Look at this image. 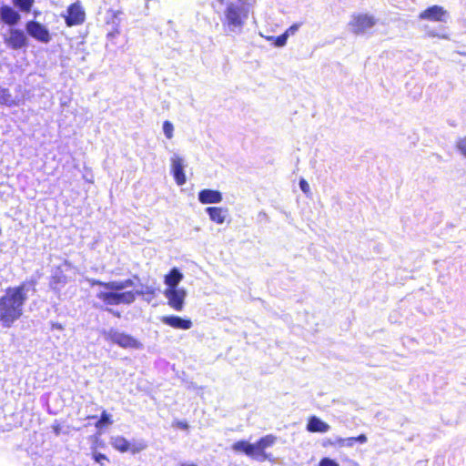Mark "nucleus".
I'll return each instance as SVG.
<instances>
[{"label": "nucleus", "instance_id": "obj_1", "mask_svg": "<svg viewBox=\"0 0 466 466\" xmlns=\"http://www.w3.org/2000/svg\"><path fill=\"white\" fill-rule=\"evenodd\" d=\"M35 291L34 281H25L16 287H9L0 297V325L11 328L24 313V306L28 299V291Z\"/></svg>", "mask_w": 466, "mask_h": 466}, {"label": "nucleus", "instance_id": "obj_2", "mask_svg": "<svg viewBox=\"0 0 466 466\" xmlns=\"http://www.w3.org/2000/svg\"><path fill=\"white\" fill-rule=\"evenodd\" d=\"M91 287L98 286L96 298L104 302L106 306L130 305L136 300L134 290H127V288L135 286L133 279L124 280H112L104 282L99 279H89Z\"/></svg>", "mask_w": 466, "mask_h": 466}, {"label": "nucleus", "instance_id": "obj_3", "mask_svg": "<svg viewBox=\"0 0 466 466\" xmlns=\"http://www.w3.org/2000/svg\"><path fill=\"white\" fill-rule=\"evenodd\" d=\"M276 441L277 437L272 434L261 437L255 443L240 440L232 444L231 450L236 453L245 454L260 462L272 461V454L266 452V450L272 447L276 443Z\"/></svg>", "mask_w": 466, "mask_h": 466}, {"label": "nucleus", "instance_id": "obj_4", "mask_svg": "<svg viewBox=\"0 0 466 466\" xmlns=\"http://www.w3.org/2000/svg\"><path fill=\"white\" fill-rule=\"evenodd\" d=\"M248 7L242 0L228 3L224 9L223 16L221 17L222 25L226 34H240L248 17Z\"/></svg>", "mask_w": 466, "mask_h": 466}, {"label": "nucleus", "instance_id": "obj_5", "mask_svg": "<svg viewBox=\"0 0 466 466\" xmlns=\"http://www.w3.org/2000/svg\"><path fill=\"white\" fill-rule=\"evenodd\" d=\"M100 333L106 341L116 344L123 349L140 350L143 348V344L139 340L127 333L118 330L117 329H104Z\"/></svg>", "mask_w": 466, "mask_h": 466}, {"label": "nucleus", "instance_id": "obj_6", "mask_svg": "<svg viewBox=\"0 0 466 466\" xmlns=\"http://www.w3.org/2000/svg\"><path fill=\"white\" fill-rule=\"evenodd\" d=\"M24 30L19 28H9L7 34L4 35V42L14 50H19L28 46V38Z\"/></svg>", "mask_w": 466, "mask_h": 466}, {"label": "nucleus", "instance_id": "obj_7", "mask_svg": "<svg viewBox=\"0 0 466 466\" xmlns=\"http://www.w3.org/2000/svg\"><path fill=\"white\" fill-rule=\"evenodd\" d=\"M25 31L29 36L42 44H48L52 39L48 28L35 20L26 22Z\"/></svg>", "mask_w": 466, "mask_h": 466}, {"label": "nucleus", "instance_id": "obj_8", "mask_svg": "<svg viewBox=\"0 0 466 466\" xmlns=\"http://www.w3.org/2000/svg\"><path fill=\"white\" fill-rule=\"evenodd\" d=\"M375 25V17L368 14H359L352 15V18L349 24L351 32L356 35L365 34Z\"/></svg>", "mask_w": 466, "mask_h": 466}, {"label": "nucleus", "instance_id": "obj_9", "mask_svg": "<svg viewBox=\"0 0 466 466\" xmlns=\"http://www.w3.org/2000/svg\"><path fill=\"white\" fill-rule=\"evenodd\" d=\"M164 296L168 299V305L177 311H181L184 308L187 291L184 288L166 289Z\"/></svg>", "mask_w": 466, "mask_h": 466}, {"label": "nucleus", "instance_id": "obj_10", "mask_svg": "<svg viewBox=\"0 0 466 466\" xmlns=\"http://www.w3.org/2000/svg\"><path fill=\"white\" fill-rule=\"evenodd\" d=\"M67 15H64L66 25L69 27L81 25L85 22L86 13L81 5L76 2L67 7Z\"/></svg>", "mask_w": 466, "mask_h": 466}, {"label": "nucleus", "instance_id": "obj_11", "mask_svg": "<svg viewBox=\"0 0 466 466\" xmlns=\"http://www.w3.org/2000/svg\"><path fill=\"white\" fill-rule=\"evenodd\" d=\"M19 12L20 11L15 10V7L4 4L0 6V21L12 28L21 20Z\"/></svg>", "mask_w": 466, "mask_h": 466}, {"label": "nucleus", "instance_id": "obj_12", "mask_svg": "<svg viewBox=\"0 0 466 466\" xmlns=\"http://www.w3.org/2000/svg\"><path fill=\"white\" fill-rule=\"evenodd\" d=\"M447 15V11L440 5H432L425 9L419 15V18L421 20H430L435 22H446L445 16Z\"/></svg>", "mask_w": 466, "mask_h": 466}, {"label": "nucleus", "instance_id": "obj_13", "mask_svg": "<svg viewBox=\"0 0 466 466\" xmlns=\"http://www.w3.org/2000/svg\"><path fill=\"white\" fill-rule=\"evenodd\" d=\"M171 172L178 186H182L186 183L184 159L177 154H174L171 157Z\"/></svg>", "mask_w": 466, "mask_h": 466}, {"label": "nucleus", "instance_id": "obj_14", "mask_svg": "<svg viewBox=\"0 0 466 466\" xmlns=\"http://www.w3.org/2000/svg\"><path fill=\"white\" fill-rule=\"evenodd\" d=\"M161 321L174 329L187 330L191 329L192 321L188 319H184L179 316H164L161 318Z\"/></svg>", "mask_w": 466, "mask_h": 466}, {"label": "nucleus", "instance_id": "obj_15", "mask_svg": "<svg viewBox=\"0 0 466 466\" xmlns=\"http://www.w3.org/2000/svg\"><path fill=\"white\" fill-rule=\"evenodd\" d=\"M198 199L201 204H218L223 199L222 193L215 189H202L198 194Z\"/></svg>", "mask_w": 466, "mask_h": 466}, {"label": "nucleus", "instance_id": "obj_16", "mask_svg": "<svg viewBox=\"0 0 466 466\" xmlns=\"http://www.w3.org/2000/svg\"><path fill=\"white\" fill-rule=\"evenodd\" d=\"M211 221L217 224H223L228 215V210L226 208L220 207H208L205 209Z\"/></svg>", "mask_w": 466, "mask_h": 466}, {"label": "nucleus", "instance_id": "obj_17", "mask_svg": "<svg viewBox=\"0 0 466 466\" xmlns=\"http://www.w3.org/2000/svg\"><path fill=\"white\" fill-rule=\"evenodd\" d=\"M368 441L365 434H360L357 437L341 438L337 437L334 441H329L331 445H339V447H353L356 442L360 444L366 443Z\"/></svg>", "mask_w": 466, "mask_h": 466}, {"label": "nucleus", "instance_id": "obj_18", "mask_svg": "<svg viewBox=\"0 0 466 466\" xmlns=\"http://www.w3.org/2000/svg\"><path fill=\"white\" fill-rule=\"evenodd\" d=\"M329 425L317 416H311L307 423V431L309 432L325 433L329 431Z\"/></svg>", "mask_w": 466, "mask_h": 466}, {"label": "nucleus", "instance_id": "obj_19", "mask_svg": "<svg viewBox=\"0 0 466 466\" xmlns=\"http://www.w3.org/2000/svg\"><path fill=\"white\" fill-rule=\"evenodd\" d=\"M183 278L182 272L177 268H172L165 276L164 283L167 286V289H178L177 286Z\"/></svg>", "mask_w": 466, "mask_h": 466}, {"label": "nucleus", "instance_id": "obj_20", "mask_svg": "<svg viewBox=\"0 0 466 466\" xmlns=\"http://www.w3.org/2000/svg\"><path fill=\"white\" fill-rule=\"evenodd\" d=\"M0 105L11 107L18 105L17 100L12 96L9 89L0 86Z\"/></svg>", "mask_w": 466, "mask_h": 466}, {"label": "nucleus", "instance_id": "obj_21", "mask_svg": "<svg viewBox=\"0 0 466 466\" xmlns=\"http://www.w3.org/2000/svg\"><path fill=\"white\" fill-rule=\"evenodd\" d=\"M110 444L120 452H127L130 449L129 441L123 436H112Z\"/></svg>", "mask_w": 466, "mask_h": 466}, {"label": "nucleus", "instance_id": "obj_22", "mask_svg": "<svg viewBox=\"0 0 466 466\" xmlns=\"http://www.w3.org/2000/svg\"><path fill=\"white\" fill-rule=\"evenodd\" d=\"M12 3L18 11L29 13L34 5L35 0H12Z\"/></svg>", "mask_w": 466, "mask_h": 466}, {"label": "nucleus", "instance_id": "obj_23", "mask_svg": "<svg viewBox=\"0 0 466 466\" xmlns=\"http://www.w3.org/2000/svg\"><path fill=\"white\" fill-rule=\"evenodd\" d=\"M137 296L149 295L151 297L155 296L156 289L153 286L149 285H142L140 289L134 290Z\"/></svg>", "mask_w": 466, "mask_h": 466}, {"label": "nucleus", "instance_id": "obj_24", "mask_svg": "<svg viewBox=\"0 0 466 466\" xmlns=\"http://www.w3.org/2000/svg\"><path fill=\"white\" fill-rule=\"evenodd\" d=\"M112 423H113V420L111 419V415L109 413H107L106 410H104L101 413L100 419L96 423V427L100 428L103 426L110 425Z\"/></svg>", "mask_w": 466, "mask_h": 466}, {"label": "nucleus", "instance_id": "obj_25", "mask_svg": "<svg viewBox=\"0 0 466 466\" xmlns=\"http://www.w3.org/2000/svg\"><path fill=\"white\" fill-rule=\"evenodd\" d=\"M443 30H444V28H441L440 31H438L436 29H426V33L431 37H439L441 39L449 40L450 39L449 34L442 32Z\"/></svg>", "mask_w": 466, "mask_h": 466}, {"label": "nucleus", "instance_id": "obj_26", "mask_svg": "<svg viewBox=\"0 0 466 466\" xmlns=\"http://www.w3.org/2000/svg\"><path fill=\"white\" fill-rule=\"evenodd\" d=\"M163 132L167 138L170 139L173 137L174 126L170 121H164L163 123Z\"/></svg>", "mask_w": 466, "mask_h": 466}, {"label": "nucleus", "instance_id": "obj_27", "mask_svg": "<svg viewBox=\"0 0 466 466\" xmlns=\"http://www.w3.org/2000/svg\"><path fill=\"white\" fill-rule=\"evenodd\" d=\"M456 147L461 152V154L466 157V136L458 139Z\"/></svg>", "mask_w": 466, "mask_h": 466}, {"label": "nucleus", "instance_id": "obj_28", "mask_svg": "<svg viewBox=\"0 0 466 466\" xmlns=\"http://www.w3.org/2000/svg\"><path fill=\"white\" fill-rule=\"evenodd\" d=\"M288 37H289L288 34H285V33L277 36L275 39V43H274L275 46L278 47L284 46L287 44Z\"/></svg>", "mask_w": 466, "mask_h": 466}, {"label": "nucleus", "instance_id": "obj_29", "mask_svg": "<svg viewBox=\"0 0 466 466\" xmlns=\"http://www.w3.org/2000/svg\"><path fill=\"white\" fill-rule=\"evenodd\" d=\"M93 459L96 462L99 463L101 466H105L104 461H108L107 457L100 452H95L93 454Z\"/></svg>", "mask_w": 466, "mask_h": 466}, {"label": "nucleus", "instance_id": "obj_30", "mask_svg": "<svg viewBox=\"0 0 466 466\" xmlns=\"http://www.w3.org/2000/svg\"><path fill=\"white\" fill-rule=\"evenodd\" d=\"M299 186L300 190L304 194L309 195L310 193L309 185L304 178H300V180L299 182Z\"/></svg>", "mask_w": 466, "mask_h": 466}, {"label": "nucleus", "instance_id": "obj_31", "mask_svg": "<svg viewBox=\"0 0 466 466\" xmlns=\"http://www.w3.org/2000/svg\"><path fill=\"white\" fill-rule=\"evenodd\" d=\"M319 466H339V465L336 461H334L330 458H323L319 461Z\"/></svg>", "mask_w": 466, "mask_h": 466}, {"label": "nucleus", "instance_id": "obj_32", "mask_svg": "<svg viewBox=\"0 0 466 466\" xmlns=\"http://www.w3.org/2000/svg\"><path fill=\"white\" fill-rule=\"evenodd\" d=\"M300 25L301 24H293L286 30L285 34H288V36H289L290 35H294L299 30Z\"/></svg>", "mask_w": 466, "mask_h": 466}, {"label": "nucleus", "instance_id": "obj_33", "mask_svg": "<svg viewBox=\"0 0 466 466\" xmlns=\"http://www.w3.org/2000/svg\"><path fill=\"white\" fill-rule=\"evenodd\" d=\"M211 1V5L214 8H220L222 7V5H224L225 4L227 5L228 2V0H210Z\"/></svg>", "mask_w": 466, "mask_h": 466}, {"label": "nucleus", "instance_id": "obj_34", "mask_svg": "<svg viewBox=\"0 0 466 466\" xmlns=\"http://www.w3.org/2000/svg\"><path fill=\"white\" fill-rule=\"evenodd\" d=\"M53 431L56 434V436H59L62 431V426L60 423L56 421L52 426Z\"/></svg>", "mask_w": 466, "mask_h": 466}, {"label": "nucleus", "instance_id": "obj_35", "mask_svg": "<svg viewBox=\"0 0 466 466\" xmlns=\"http://www.w3.org/2000/svg\"><path fill=\"white\" fill-rule=\"evenodd\" d=\"M51 328H52V329H58V330L64 329V326L58 322H51Z\"/></svg>", "mask_w": 466, "mask_h": 466}, {"label": "nucleus", "instance_id": "obj_36", "mask_svg": "<svg viewBox=\"0 0 466 466\" xmlns=\"http://www.w3.org/2000/svg\"><path fill=\"white\" fill-rule=\"evenodd\" d=\"M178 427L182 430H187L188 428V425L186 422H178Z\"/></svg>", "mask_w": 466, "mask_h": 466}, {"label": "nucleus", "instance_id": "obj_37", "mask_svg": "<svg viewBox=\"0 0 466 466\" xmlns=\"http://www.w3.org/2000/svg\"><path fill=\"white\" fill-rule=\"evenodd\" d=\"M109 312L113 313L116 317H120V313L118 311H113L112 309H107Z\"/></svg>", "mask_w": 466, "mask_h": 466}, {"label": "nucleus", "instance_id": "obj_38", "mask_svg": "<svg viewBox=\"0 0 466 466\" xmlns=\"http://www.w3.org/2000/svg\"><path fill=\"white\" fill-rule=\"evenodd\" d=\"M181 466H195L194 464L187 465V464H182Z\"/></svg>", "mask_w": 466, "mask_h": 466}, {"label": "nucleus", "instance_id": "obj_39", "mask_svg": "<svg viewBox=\"0 0 466 466\" xmlns=\"http://www.w3.org/2000/svg\"><path fill=\"white\" fill-rule=\"evenodd\" d=\"M134 279H139V278L137 275H135Z\"/></svg>", "mask_w": 466, "mask_h": 466}]
</instances>
